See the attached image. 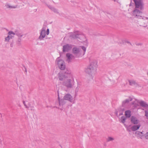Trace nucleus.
<instances>
[{
    "mask_svg": "<svg viewBox=\"0 0 148 148\" xmlns=\"http://www.w3.org/2000/svg\"><path fill=\"white\" fill-rule=\"evenodd\" d=\"M14 35V34L12 32H10L8 33V36L5 38V40L6 41H8L10 39L12 38Z\"/></svg>",
    "mask_w": 148,
    "mask_h": 148,
    "instance_id": "nucleus-6",
    "label": "nucleus"
},
{
    "mask_svg": "<svg viewBox=\"0 0 148 148\" xmlns=\"http://www.w3.org/2000/svg\"><path fill=\"white\" fill-rule=\"evenodd\" d=\"M71 47L68 45L64 46L63 47V51L64 52L67 51L71 49Z\"/></svg>",
    "mask_w": 148,
    "mask_h": 148,
    "instance_id": "nucleus-9",
    "label": "nucleus"
},
{
    "mask_svg": "<svg viewBox=\"0 0 148 148\" xmlns=\"http://www.w3.org/2000/svg\"><path fill=\"white\" fill-rule=\"evenodd\" d=\"M97 67V62L96 61H92L90 62L88 68L86 69V72L91 75H94L96 72Z\"/></svg>",
    "mask_w": 148,
    "mask_h": 148,
    "instance_id": "nucleus-1",
    "label": "nucleus"
},
{
    "mask_svg": "<svg viewBox=\"0 0 148 148\" xmlns=\"http://www.w3.org/2000/svg\"><path fill=\"white\" fill-rule=\"evenodd\" d=\"M130 111H127L125 112V115L127 117H129L131 116Z\"/></svg>",
    "mask_w": 148,
    "mask_h": 148,
    "instance_id": "nucleus-16",
    "label": "nucleus"
},
{
    "mask_svg": "<svg viewBox=\"0 0 148 148\" xmlns=\"http://www.w3.org/2000/svg\"><path fill=\"white\" fill-rule=\"evenodd\" d=\"M66 56L67 58V60L68 62H69L70 60L73 58V57L71 54L70 53H67L66 55Z\"/></svg>",
    "mask_w": 148,
    "mask_h": 148,
    "instance_id": "nucleus-13",
    "label": "nucleus"
},
{
    "mask_svg": "<svg viewBox=\"0 0 148 148\" xmlns=\"http://www.w3.org/2000/svg\"><path fill=\"white\" fill-rule=\"evenodd\" d=\"M6 7L7 8H15L14 7H12L11 6H9L8 5H6Z\"/></svg>",
    "mask_w": 148,
    "mask_h": 148,
    "instance_id": "nucleus-21",
    "label": "nucleus"
},
{
    "mask_svg": "<svg viewBox=\"0 0 148 148\" xmlns=\"http://www.w3.org/2000/svg\"><path fill=\"white\" fill-rule=\"evenodd\" d=\"M145 137L146 139H148V132L145 135Z\"/></svg>",
    "mask_w": 148,
    "mask_h": 148,
    "instance_id": "nucleus-23",
    "label": "nucleus"
},
{
    "mask_svg": "<svg viewBox=\"0 0 148 148\" xmlns=\"http://www.w3.org/2000/svg\"><path fill=\"white\" fill-rule=\"evenodd\" d=\"M46 31L45 29H42L41 32L40 36L39 38L40 39L44 38L45 36Z\"/></svg>",
    "mask_w": 148,
    "mask_h": 148,
    "instance_id": "nucleus-10",
    "label": "nucleus"
},
{
    "mask_svg": "<svg viewBox=\"0 0 148 148\" xmlns=\"http://www.w3.org/2000/svg\"><path fill=\"white\" fill-rule=\"evenodd\" d=\"M140 125H134L131 127L130 129L128 128L127 130L129 131H135L138 130L140 127Z\"/></svg>",
    "mask_w": 148,
    "mask_h": 148,
    "instance_id": "nucleus-5",
    "label": "nucleus"
},
{
    "mask_svg": "<svg viewBox=\"0 0 148 148\" xmlns=\"http://www.w3.org/2000/svg\"><path fill=\"white\" fill-rule=\"evenodd\" d=\"M82 48L83 49V50L85 52L86 50V48L85 47H84L83 46L82 47Z\"/></svg>",
    "mask_w": 148,
    "mask_h": 148,
    "instance_id": "nucleus-24",
    "label": "nucleus"
},
{
    "mask_svg": "<svg viewBox=\"0 0 148 148\" xmlns=\"http://www.w3.org/2000/svg\"><path fill=\"white\" fill-rule=\"evenodd\" d=\"M136 134L137 137L141 138H142L143 137V134L141 132L137 131L136 132Z\"/></svg>",
    "mask_w": 148,
    "mask_h": 148,
    "instance_id": "nucleus-11",
    "label": "nucleus"
},
{
    "mask_svg": "<svg viewBox=\"0 0 148 148\" xmlns=\"http://www.w3.org/2000/svg\"><path fill=\"white\" fill-rule=\"evenodd\" d=\"M145 116L148 119V111H145Z\"/></svg>",
    "mask_w": 148,
    "mask_h": 148,
    "instance_id": "nucleus-20",
    "label": "nucleus"
},
{
    "mask_svg": "<svg viewBox=\"0 0 148 148\" xmlns=\"http://www.w3.org/2000/svg\"><path fill=\"white\" fill-rule=\"evenodd\" d=\"M79 52V49L76 47H75L73 49V52L74 54H76Z\"/></svg>",
    "mask_w": 148,
    "mask_h": 148,
    "instance_id": "nucleus-15",
    "label": "nucleus"
},
{
    "mask_svg": "<svg viewBox=\"0 0 148 148\" xmlns=\"http://www.w3.org/2000/svg\"><path fill=\"white\" fill-rule=\"evenodd\" d=\"M140 104L143 106H146L147 105L144 102L141 101L140 102Z\"/></svg>",
    "mask_w": 148,
    "mask_h": 148,
    "instance_id": "nucleus-18",
    "label": "nucleus"
},
{
    "mask_svg": "<svg viewBox=\"0 0 148 148\" xmlns=\"http://www.w3.org/2000/svg\"><path fill=\"white\" fill-rule=\"evenodd\" d=\"M114 140L113 138L111 137H109L108 138V141H111V140Z\"/></svg>",
    "mask_w": 148,
    "mask_h": 148,
    "instance_id": "nucleus-22",
    "label": "nucleus"
},
{
    "mask_svg": "<svg viewBox=\"0 0 148 148\" xmlns=\"http://www.w3.org/2000/svg\"><path fill=\"white\" fill-rule=\"evenodd\" d=\"M136 5V8H140L141 9L142 8L143 3L141 0H134Z\"/></svg>",
    "mask_w": 148,
    "mask_h": 148,
    "instance_id": "nucleus-4",
    "label": "nucleus"
},
{
    "mask_svg": "<svg viewBox=\"0 0 148 148\" xmlns=\"http://www.w3.org/2000/svg\"><path fill=\"white\" fill-rule=\"evenodd\" d=\"M73 82L74 79L72 76L71 75H69L66 76L64 84L68 88H71L72 87Z\"/></svg>",
    "mask_w": 148,
    "mask_h": 148,
    "instance_id": "nucleus-2",
    "label": "nucleus"
},
{
    "mask_svg": "<svg viewBox=\"0 0 148 148\" xmlns=\"http://www.w3.org/2000/svg\"><path fill=\"white\" fill-rule=\"evenodd\" d=\"M131 121L132 123L134 124H137L139 122L136 118L133 116L131 118Z\"/></svg>",
    "mask_w": 148,
    "mask_h": 148,
    "instance_id": "nucleus-7",
    "label": "nucleus"
},
{
    "mask_svg": "<svg viewBox=\"0 0 148 148\" xmlns=\"http://www.w3.org/2000/svg\"><path fill=\"white\" fill-rule=\"evenodd\" d=\"M141 14V12L137 10H135L134 11V15L136 16H140Z\"/></svg>",
    "mask_w": 148,
    "mask_h": 148,
    "instance_id": "nucleus-14",
    "label": "nucleus"
},
{
    "mask_svg": "<svg viewBox=\"0 0 148 148\" xmlns=\"http://www.w3.org/2000/svg\"><path fill=\"white\" fill-rule=\"evenodd\" d=\"M121 119L122 122L123 123H124L125 122V121L126 119L125 118H124V117H122L121 118Z\"/></svg>",
    "mask_w": 148,
    "mask_h": 148,
    "instance_id": "nucleus-19",
    "label": "nucleus"
},
{
    "mask_svg": "<svg viewBox=\"0 0 148 148\" xmlns=\"http://www.w3.org/2000/svg\"><path fill=\"white\" fill-rule=\"evenodd\" d=\"M23 103L24 104V105L27 107L26 106L25 104V102L24 101H23Z\"/></svg>",
    "mask_w": 148,
    "mask_h": 148,
    "instance_id": "nucleus-26",
    "label": "nucleus"
},
{
    "mask_svg": "<svg viewBox=\"0 0 148 148\" xmlns=\"http://www.w3.org/2000/svg\"><path fill=\"white\" fill-rule=\"evenodd\" d=\"M64 99L65 100H68L70 101H71L72 100V96L69 94L66 95L64 97Z\"/></svg>",
    "mask_w": 148,
    "mask_h": 148,
    "instance_id": "nucleus-12",
    "label": "nucleus"
},
{
    "mask_svg": "<svg viewBox=\"0 0 148 148\" xmlns=\"http://www.w3.org/2000/svg\"><path fill=\"white\" fill-rule=\"evenodd\" d=\"M56 61L57 62V64L59 68L61 70H63L65 69V66L64 61L61 60H60L58 58Z\"/></svg>",
    "mask_w": 148,
    "mask_h": 148,
    "instance_id": "nucleus-3",
    "label": "nucleus"
},
{
    "mask_svg": "<svg viewBox=\"0 0 148 148\" xmlns=\"http://www.w3.org/2000/svg\"><path fill=\"white\" fill-rule=\"evenodd\" d=\"M129 82L130 85H133L135 84V82L133 80H129Z\"/></svg>",
    "mask_w": 148,
    "mask_h": 148,
    "instance_id": "nucleus-17",
    "label": "nucleus"
},
{
    "mask_svg": "<svg viewBox=\"0 0 148 148\" xmlns=\"http://www.w3.org/2000/svg\"><path fill=\"white\" fill-rule=\"evenodd\" d=\"M49 34V29H47V34L48 35Z\"/></svg>",
    "mask_w": 148,
    "mask_h": 148,
    "instance_id": "nucleus-25",
    "label": "nucleus"
},
{
    "mask_svg": "<svg viewBox=\"0 0 148 148\" xmlns=\"http://www.w3.org/2000/svg\"><path fill=\"white\" fill-rule=\"evenodd\" d=\"M68 75H64L62 74H59V75L58 77L59 79L60 80H65L66 78V76Z\"/></svg>",
    "mask_w": 148,
    "mask_h": 148,
    "instance_id": "nucleus-8",
    "label": "nucleus"
}]
</instances>
